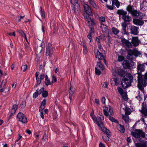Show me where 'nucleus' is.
Segmentation results:
<instances>
[{"instance_id": "nucleus-1", "label": "nucleus", "mask_w": 147, "mask_h": 147, "mask_svg": "<svg viewBox=\"0 0 147 147\" xmlns=\"http://www.w3.org/2000/svg\"><path fill=\"white\" fill-rule=\"evenodd\" d=\"M112 72L113 75L115 76L118 74L120 76H123L121 82L122 86L123 88H125L131 86L133 81V77L131 74L127 73V71L122 69L118 68L117 67L113 68Z\"/></svg>"}, {"instance_id": "nucleus-2", "label": "nucleus", "mask_w": 147, "mask_h": 147, "mask_svg": "<svg viewBox=\"0 0 147 147\" xmlns=\"http://www.w3.org/2000/svg\"><path fill=\"white\" fill-rule=\"evenodd\" d=\"M90 115L94 122L100 128L101 130L104 132L106 133L107 135H109L110 131L106 127H102L103 124L101 120H104L103 116H102L101 117H96L94 115V111L93 110L91 113Z\"/></svg>"}, {"instance_id": "nucleus-3", "label": "nucleus", "mask_w": 147, "mask_h": 147, "mask_svg": "<svg viewBox=\"0 0 147 147\" xmlns=\"http://www.w3.org/2000/svg\"><path fill=\"white\" fill-rule=\"evenodd\" d=\"M126 10L133 16H136L140 19H142L145 16L144 14L141 12L134 10L130 5H128L126 7Z\"/></svg>"}, {"instance_id": "nucleus-4", "label": "nucleus", "mask_w": 147, "mask_h": 147, "mask_svg": "<svg viewBox=\"0 0 147 147\" xmlns=\"http://www.w3.org/2000/svg\"><path fill=\"white\" fill-rule=\"evenodd\" d=\"M138 87L139 90L144 94V89L143 87L145 86L147 82V73H146L144 76V80L140 79L138 77Z\"/></svg>"}, {"instance_id": "nucleus-5", "label": "nucleus", "mask_w": 147, "mask_h": 147, "mask_svg": "<svg viewBox=\"0 0 147 147\" xmlns=\"http://www.w3.org/2000/svg\"><path fill=\"white\" fill-rule=\"evenodd\" d=\"M70 2L72 10L75 14H78L80 11V9L78 0H71Z\"/></svg>"}, {"instance_id": "nucleus-6", "label": "nucleus", "mask_w": 147, "mask_h": 147, "mask_svg": "<svg viewBox=\"0 0 147 147\" xmlns=\"http://www.w3.org/2000/svg\"><path fill=\"white\" fill-rule=\"evenodd\" d=\"M131 135L134 137L139 138L140 137L144 138L145 137V134L142 130L139 129H136L134 132H131Z\"/></svg>"}, {"instance_id": "nucleus-7", "label": "nucleus", "mask_w": 147, "mask_h": 147, "mask_svg": "<svg viewBox=\"0 0 147 147\" xmlns=\"http://www.w3.org/2000/svg\"><path fill=\"white\" fill-rule=\"evenodd\" d=\"M84 18L87 21L88 25L90 28L93 27L96 25L95 20L93 19H91L89 16L84 15Z\"/></svg>"}, {"instance_id": "nucleus-8", "label": "nucleus", "mask_w": 147, "mask_h": 147, "mask_svg": "<svg viewBox=\"0 0 147 147\" xmlns=\"http://www.w3.org/2000/svg\"><path fill=\"white\" fill-rule=\"evenodd\" d=\"M83 7L84 11L83 16H84V15H86V14L88 16H92L93 14L91 9L89 5L85 3L84 4Z\"/></svg>"}, {"instance_id": "nucleus-9", "label": "nucleus", "mask_w": 147, "mask_h": 147, "mask_svg": "<svg viewBox=\"0 0 147 147\" xmlns=\"http://www.w3.org/2000/svg\"><path fill=\"white\" fill-rule=\"evenodd\" d=\"M104 115L106 116H111L114 114V113L111 107L109 106L108 107H105L103 109Z\"/></svg>"}, {"instance_id": "nucleus-10", "label": "nucleus", "mask_w": 147, "mask_h": 147, "mask_svg": "<svg viewBox=\"0 0 147 147\" xmlns=\"http://www.w3.org/2000/svg\"><path fill=\"white\" fill-rule=\"evenodd\" d=\"M17 118L22 123H25L27 122V120L26 116L22 113H19L17 115Z\"/></svg>"}, {"instance_id": "nucleus-11", "label": "nucleus", "mask_w": 147, "mask_h": 147, "mask_svg": "<svg viewBox=\"0 0 147 147\" xmlns=\"http://www.w3.org/2000/svg\"><path fill=\"white\" fill-rule=\"evenodd\" d=\"M123 45L125 48H131L132 47V45L131 42L129 41L128 40L125 39L124 38H122L121 40Z\"/></svg>"}, {"instance_id": "nucleus-12", "label": "nucleus", "mask_w": 147, "mask_h": 147, "mask_svg": "<svg viewBox=\"0 0 147 147\" xmlns=\"http://www.w3.org/2000/svg\"><path fill=\"white\" fill-rule=\"evenodd\" d=\"M117 90L119 92L122 96L123 99L126 101L127 100L128 97L127 93L126 92H124L123 89L120 87L118 88Z\"/></svg>"}, {"instance_id": "nucleus-13", "label": "nucleus", "mask_w": 147, "mask_h": 147, "mask_svg": "<svg viewBox=\"0 0 147 147\" xmlns=\"http://www.w3.org/2000/svg\"><path fill=\"white\" fill-rule=\"evenodd\" d=\"M122 65L124 68L131 69L133 65V63L131 60L126 61L123 62Z\"/></svg>"}, {"instance_id": "nucleus-14", "label": "nucleus", "mask_w": 147, "mask_h": 147, "mask_svg": "<svg viewBox=\"0 0 147 147\" xmlns=\"http://www.w3.org/2000/svg\"><path fill=\"white\" fill-rule=\"evenodd\" d=\"M103 53H101L98 50L95 51V54L96 58L99 60H102L104 59V57L102 55Z\"/></svg>"}, {"instance_id": "nucleus-15", "label": "nucleus", "mask_w": 147, "mask_h": 147, "mask_svg": "<svg viewBox=\"0 0 147 147\" xmlns=\"http://www.w3.org/2000/svg\"><path fill=\"white\" fill-rule=\"evenodd\" d=\"M139 28L135 26H133L131 27L130 29L131 33L132 34L137 35L138 33V30Z\"/></svg>"}, {"instance_id": "nucleus-16", "label": "nucleus", "mask_w": 147, "mask_h": 147, "mask_svg": "<svg viewBox=\"0 0 147 147\" xmlns=\"http://www.w3.org/2000/svg\"><path fill=\"white\" fill-rule=\"evenodd\" d=\"M75 88L71 84V86L69 90V98L71 100H72L73 94L75 90Z\"/></svg>"}, {"instance_id": "nucleus-17", "label": "nucleus", "mask_w": 147, "mask_h": 147, "mask_svg": "<svg viewBox=\"0 0 147 147\" xmlns=\"http://www.w3.org/2000/svg\"><path fill=\"white\" fill-rule=\"evenodd\" d=\"M131 42L134 46H138L140 42V41L138 37H135L132 38Z\"/></svg>"}, {"instance_id": "nucleus-18", "label": "nucleus", "mask_w": 147, "mask_h": 147, "mask_svg": "<svg viewBox=\"0 0 147 147\" xmlns=\"http://www.w3.org/2000/svg\"><path fill=\"white\" fill-rule=\"evenodd\" d=\"M117 13L119 15V17H123L127 14V12L124 11L123 9H118L117 11Z\"/></svg>"}, {"instance_id": "nucleus-19", "label": "nucleus", "mask_w": 147, "mask_h": 147, "mask_svg": "<svg viewBox=\"0 0 147 147\" xmlns=\"http://www.w3.org/2000/svg\"><path fill=\"white\" fill-rule=\"evenodd\" d=\"M46 54H48L50 57H51L53 52V49L50 45V46L47 47L46 49Z\"/></svg>"}, {"instance_id": "nucleus-20", "label": "nucleus", "mask_w": 147, "mask_h": 147, "mask_svg": "<svg viewBox=\"0 0 147 147\" xmlns=\"http://www.w3.org/2000/svg\"><path fill=\"white\" fill-rule=\"evenodd\" d=\"M133 22L134 24L137 26H142L144 23L143 21L138 19H134Z\"/></svg>"}, {"instance_id": "nucleus-21", "label": "nucleus", "mask_w": 147, "mask_h": 147, "mask_svg": "<svg viewBox=\"0 0 147 147\" xmlns=\"http://www.w3.org/2000/svg\"><path fill=\"white\" fill-rule=\"evenodd\" d=\"M138 71L139 73L144 71V65L143 64H138L137 65Z\"/></svg>"}, {"instance_id": "nucleus-22", "label": "nucleus", "mask_w": 147, "mask_h": 147, "mask_svg": "<svg viewBox=\"0 0 147 147\" xmlns=\"http://www.w3.org/2000/svg\"><path fill=\"white\" fill-rule=\"evenodd\" d=\"M119 79L117 78H113L111 80V84L113 86H117L119 84Z\"/></svg>"}, {"instance_id": "nucleus-23", "label": "nucleus", "mask_w": 147, "mask_h": 147, "mask_svg": "<svg viewBox=\"0 0 147 147\" xmlns=\"http://www.w3.org/2000/svg\"><path fill=\"white\" fill-rule=\"evenodd\" d=\"M127 26L126 23L124 22L122 23L121 24V26L122 27V33L124 34H127V32L126 30V28Z\"/></svg>"}, {"instance_id": "nucleus-24", "label": "nucleus", "mask_w": 147, "mask_h": 147, "mask_svg": "<svg viewBox=\"0 0 147 147\" xmlns=\"http://www.w3.org/2000/svg\"><path fill=\"white\" fill-rule=\"evenodd\" d=\"M100 28L102 29V32L107 34H108L109 30L107 26L104 24H102L100 26Z\"/></svg>"}, {"instance_id": "nucleus-25", "label": "nucleus", "mask_w": 147, "mask_h": 147, "mask_svg": "<svg viewBox=\"0 0 147 147\" xmlns=\"http://www.w3.org/2000/svg\"><path fill=\"white\" fill-rule=\"evenodd\" d=\"M122 18L125 22H129L131 21L132 20L130 16L126 15L122 17Z\"/></svg>"}, {"instance_id": "nucleus-26", "label": "nucleus", "mask_w": 147, "mask_h": 147, "mask_svg": "<svg viewBox=\"0 0 147 147\" xmlns=\"http://www.w3.org/2000/svg\"><path fill=\"white\" fill-rule=\"evenodd\" d=\"M39 75V72H36L35 74L36 79L37 80L36 83V86H38L40 84L41 81V80H40L38 78Z\"/></svg>"}, {"instance_id": "nucleus-27", "label": "nucleus", "mask_w": 147, "mask_h": 147, "mask_svg": "<svg viewBox=\"0 0 147 147\" xmlns=\"http://www.w3.org/2000/svg\"><path fill=\"white\" fill-rule=\"evenodd\" d=\"M88 3L89 5L95 8H97V5L96 4L93 0H88Z\"/></svg>"}, {"instance_id": "nucleus-28", "label": "nucleus", "mask_w": 147, "mask_h": 147, "mask_svg": "<svg viewBox=\"0 0 147 147\" xmlns=\"http://www.w3.org/2000/svg\"><path fill=\"white\" fill-rule=\"evenodd\" d=\"M117 129L120 132L124 133L125 130L123 125L119 124L117 126Z\"/></svg>"}, {"instance_id": "nucleus-29", "label": "nucleus", "mask_w": 147, "mask_h": 147, "mask_svg": "<svg viewBox=\"0 0 147 147\" xmlns=\"http://www.w3.org/2000/svg\"><path fill=\"white\" fill-rule=\"evenodd\" d=\"M45 85L47 86H49L51 84V83L49 80L48 77L47 75H46L45 76Z\"/></svg>"}, {"instance_id": "nucleus-30", "label": "nucleus", "mask_w": 147, "mask_h": 147, "mask_svg": "<svg viewBox=\"0 0 147 147\" xmlns=\"http://www.w3.org/2000/svg\"><path fill=\"white\" fill-rule=\"evenodd\" d=\"M18 105H13L11 109V113L12 114L15 113L18 108Z\"/></svg>"}, {"instance_id": "nucleus-31", "label": "nucleus", "mask_w": 147, "mask_h": 147, "mask_svg": "<svg viewBox=\"0 0 147 147\" xmlns=\"http://www.w3.org/2000/svg\"><path fill=\"white\" fill-rule=\"evenodd\" d=\"M122 117L123 119L124 120L126 123H127L129 121V119L128 115L126 114L122 115Z\"/></svg>"}, {"instance_id": "nucleus-32", "label": "nucleus", "mask_w": 147, "mask_h": 147, "mask_svg": "<svg viewBox=\"0 0 147 147\" xmlns=\"http://www.w3.org/2000/svg\"><path fill=\"white\" fill-rule=\"evenodd\" d=\"M136 147H146L147 145L145 143H137L136 144Z\"/></svg>"}, {"instance_id": "nucleus-33", "label": "nucleus", "mask_w": 147, "mask_h": 147, "mask_svg": "<svg viewBox=\"0 0 147 147\" xmlns=\"http://www.w3.org/2000/svg\"><path fill=\"white\" fill-rule=\"evenodd\" d=\"M19 55V57L20 58H21L24 55V51L22 49H20L18 51Z\"/></svg>"}, {"instance_id": "nucleus-34", "label": "nucleus", "mask_w": 147, "mask_h": 147, "mask_svg": "<svg viewBox=\"0 0 147 147\" xmlns=\"http://www.w3.org/2000/svg\"><path fill=\"white\" fill-rule=\"evenodd\" d=\"M98 20L100 22L101 25L104 24L103 23L105 22L106 20L105 17L102 16L98 17Z\"/></svg>"}, {"instance_id": "nucleus-35", "label": "nucleus", "mask_w": 147, "mask_h": 147, "mask_svg": "<svg viewBox=\"0 0 147 147\" xmlns=\"http://www.w3.org/2000/svg\"><path fill=\"white\" fill-rule=\"evenodd\" d=\"M141 113L144 115H147V109L144 108L142 106V109L140 110Z\"/></svg>"}, {"instance_id": "nucleus-36", "label": "nucleus", "mask_w": 147, "mask_h": 147, "mask_svg": "<svg viewBox=\"0 0 147 147\" xmlns=\"http://www.w3.org/2000/svg\"><path fill=\"white\" fill-rule=\"evenodd\" d=\"M106 134V135L105 134L104 136H102V138L103 140L105 141H108L109 140V137L107 135V134L105 133ZM110 132L109 133V135H107L110 136Z\"/></svg>"}, {"instance_id": "nucleus-37", "label": "nucleus", "mask_w": 147, "mask_h": 147, "mask_svg": "<svg viewBox=\"0 0 147 147\" xmlns=\"http://www.w3.org/2000/svg\"><path fill=\"white\" fill-rule=\"evenodd\" d=\"M83 46V52L84 54H86L88 52V50L85 45L84 43H82Z\"/></svg>"}, {"instance_id": "nucleus-38", "label": "nucleus", "mask_w": 147, "mask_h": 147, "mask_svg": "<svg viewBox=\"0 0 147 147\" xmlns=\"http://www.w3.org/2000/svg\"><path fill=\"white\" fill-rule=\"evenodd\" d=\"M40 11L41 16L43 18H45V13L44 10H42V8L40 7Z\"/></svg>"}, {"instance_id": "nucleus-39", "label": "nucleus", "mask_w": 147, "mask_h": 147, "mask_svg": "<svg viewBox=\"0 0 147 147\" xmlns=\"http://www.w3.org/2000/svg\"><path fill=\"white\" fill-rule=\"evenodd\" d=\"M124 59V57L123 56V54L122 55H119L118 57V61L119 62H121Z\"/></svg>"}, {"instance_id": "nucleus-40", "label": "nucleus", "mask_w": 147, "mask_h": 147, "mask_svg": "<svg viewBox=\"0 0 147 147\" xmlns=\"http://www.w3.org/2000/svg\"><path fill=\"white\" fill-rule=\"evenodd\" d=\"M97 66L101 70L104 69V67L103 65L100 63V62H98L97 63Z\"/></svg>"}, {"instance_id": "nucleus-41", "label": "nucleus", "mask_w": 147, "mask_h": 147, "mask_svg": "<svg viewBox=\"0 0 147 147\" xmlns=\"http://www.w3.org/2000/svg\"><path fill=\"white\" fill-rule=\"evenodd\" d=\"M112 31L113 34L115 35L118 34L119 32V30L117 28L114 27L112 28Z\"/></svg>"}, {"instance_id": "nucleus-42", "label": "nucleus", "mask_w": 147, "mask_h": 147, "mask_svg": "<svg viewBox=\"0 0 147 147\" xmlns=\"http://www.w3.org/2000/svg\"><path fill=\"white\" fill-rule=\"evenodd\" d=\"M125 114H127L128 115H130L131 113V111L130 109L126 107L125 109Z\"/></svg>"}, {"instance_id": "nucleus-43", "label": "nucleus", "mask_w": 147, "mask_h": 147, "mask_svg": "<svg viewBox=\"0 0 147 147\" xmlns=\"http://www.w3.org/2000/svg\"><path fill=\"white\" fill-rule=\"evenodd\" d=\"M39 93V91L38 89L35 92H34L33 95V97L34 98H36L38 95Z\"/></svg>"}, {"instance_id": "nucleus-44", "label": "nucleus", "mask_w": 147, "mask_h": 147, "mask_svg": "<svg viewBox=\"0 0 147 147\" xmlns=\"http://www.w3.org/2000/svg\"><path fill=\"white\" fill-rule=\"evenodd\" d=\"M95 73L96 74L98 75H99L101 73V70L100 69H99L97 67H95Z\"/></svg>"}, {"instance_id": "nucleus-45", "label": "nucleus", "mask_w": 147, "mask_h": 147, "mask_svg": "<svg viewBox=\"0 0 147 147\" xmlns=\"http://www.w3.org/2000/svg\"><path fill=\"white\" fill-rule=\"evenodd\" d=\"M109 116V119L113 122H115V123H117V121L113 117L111 116Z\"/></svg>"}, {"instance_id": "nucleus-46", "label": "nucleus", "mask_w": 147, "mask_h": 147, "mask_svg": "<svg viewBox=\"0 0 147 147\" xmlns=\"http://www.w3.org/2000/svg\"><path fill=\"white\" fill-rule=\"evenodd\" d=\"M57 80V77L56 76L53 75L52 76V83H54L56 82Z\"/></svg>"}, {"instance_id": "nucleus-47", "label": "nucleus", "mask_w": 147, "mask_h": 147, "mask_svg": "<svg viewBox=\"0 0 147 147\" xmlns=\"http://www.w3.org/2000/svg\"><path fill=\"white\" fill-rule=\"evenodd\" d=\"M42 95L43 97H46L48 95V92L46 91H45L44 92H43L42 94Z\"/></svg>"}, {"instance_id": "nucleus-48", "label": "nucleus", "mask_w": 147, "mask_h": 147, "mask_svg": "<svg viewBox=\"0 0 147 147\" xmlns=\"http://www.w3.org/2000/svg\"><path fill=\"white\" fill-rule=\"evenodd\" d=\"M27 68V66L26 65H23L21 67L22 70L23 71H25Z\"/></svg>"}, {"instance_id": "nucleus-49", "label": "nucleus", "mask_w": 147, "mask_h": 147, "mask_svg": "<svg viewBox=\"0 0 147 147\" xmlns=\"http://www.w3.org/2000/svg\"><path fill=\"white\" fill-rule=\"evenodd\" d=\"M90 30L89 32V34H92L94 33V30L93 27L90 28Z\"/></svg>"}, {"instance_id": "nucleus-50", "label": "nucleus", "mask_w": 147, "mask_h": 147, "mask_svg": "<svg viewBox=\"0 0 147 147\" xmlns=\"http://www.w3.org/2000/svg\"><path fill=\"white\" fill-rule=\"evenodd\" d=\"M102 87L105 88H107L108 87V83L106 82H103L102 84Z\"/></svg>"}, {"instance_id": "nucleus-51", "label": "nucleus", "mask_w": 147, "mask_h": 147, "mask_svg": "<svg viewBox=\"0 0 147 147\" xmlns=\"http://www.w3.org/2000/svg\"><path fill=\"white\" fill-rule=\"evenodd\" d=\"M45 75L43 74H41L40 75V79L41 80H43L45 78Z\"/></svg>"}, {"instance_id": "nucleus-52", "label": "nucleus", "mask_w": 147, "mask_h": 147, "mask_svg": "<svg viewBox=\"0 0 147 147\" xmlns=\"http://www.w3.org/2000/svg\"><path fill=\"white\" fill-rule=\"evenodd\" d=\"M98 48L99 50V51L101 52L102 53H104V50H103L102 49V46L101 45H99L98 47Z\"/></svg>"}, {"instance_id": "nucleus-53", "label": "nucleus", "mask_w": 147, "mask_h": 147, "mask_svg": "<svg viewBox=\"0 0 147 147\" xmlns=\"http://www.w3.org/2000/svg\"><path fill=\"white\" fill-rule=\"evenodd\" d=\"M39 92V94H42L43 92H44L45 91H44V88H41L39 90H38Z\"/></svg>"}, {"instance_id": "nucleus-54", "label": "nucleus", "mask_w": 147, "mask_h": 147, "mask_svg": "<svg viewBox=\"0 0 147 147\" xmlns=\"http://www.w3.org/2000/svg\"><path fill=\"white\" fill-rule=\"evenodd\" d=\"M139 94L140 92L139 93V94H138V96L136 97V98L139 101H140V100H142V98L139 95Z\"/></svg>"}, {"instance_id": "nucleus-55", "label": "nucleus", "mask_w": 147, "mask_h": 147, "mask_svg": "<svg viewBox=\"0 0 147 147\" xmlns=\"http://www.w3.org/2000/svg\"><path fill=\"white\" fill-rule=\"evenodd\" d=\"M22 137V136L20 135H19V136L18 137V139L16 141L15 143L19 144V143H18V141Z\"/></svg>"}, {"instance_id": "nucleus-56", "label": "nucleus", "mask_w": 147, "mask_h": 147, "mask_svg": "<svg viewBox=\"0 0 147 147\" xmlns=\"http://www.w3.org/2000/svg\"><path fill=\"white\" fill-rule=\"evenodd\" d=\"M45 108V106L42 105H40V107L39 111L40 112H42V111Z\"/></svg>"}, {"instance_id": "nucleus-57", "label": "nucleus", "mask_w": 147, "mask_h": 147, "mask_svg": "<svg viewBox=\"0 0 147 147\" xmlns=\"http://www.w3.org/2000/svg\"><path fill=\"white\" fill-rule=\"evenodd\" d=\"M26 105V103L25 101L22 102L21 104V107H25Z\"/></svg>"}, {"instance_id": "nucleus-58", "label": "nucleus", "mask_w": 147, "mask_h": 147, "mask_svg": "<svg viewBox=\"0 0 147 147\" xmlns=\"http://www.w3.org/2000/svg\"><path fill=\"white\" fill-rule=\"evenodd\" d=\"M105 100L106 99L104 97H102L101 99V101L102 103L103 104H105Z\"/></svg>"}, {"instance_id": "nucleus-59", "label": "nucleus", "mask_w": 147, "mask_h": 147, "mask_svg": "<svg viewBox=\"0 0 147 147\" xmlns=\"http://www.w3.org/2000/svg\"><path fill=\"white\" fill-rule=\"evenodd\" d=\"M94 102L97 105H99V100L98 99H97V98L95 99Z\"/></svg>"}, {"instance_id": "nucleus-60", "label": "nucleus", "mask_w": 147, "mask_h": 147, "mask_svg": "<svg viewBox=\"0 0 147 147\" xmlns=\"http://www.w3.org/2000/svg\"><path fill=\"white\" fill-rule=\"evenodd\" d=\"M46 103V100H44L41 103V105H42L43 106H44L45 105Z\"/></svg>"}, {"instance_id": "nucleus-61", "label": "nucleus", "mask_w": 147, "mask_h": 147, "mask_svg": "<svg viewBox=\"0 0 147 147\" xmlns=\"http://www.w3.org/2000/svg\"><path fill=\"white\" fill-rule=\"evenodd\" d=\"M18 32L22 36H23V35L25 34L24 32L21 30H19Z\"/></svg>"}, {"instance_id": "nucleus-62", "label": "nucleus", "mask_w": 147, "mask_h": 147, "mask_svg": "<svg viewBox=\"0 0 147 147\" xmlns=\"http://www.w3.org/2000/svg\"><path fill=\"white\" fill-rule=\"evenodd\" d=\"M99 147H106L105 145L102 142H100L99 144Z\"/></svg>"}, {"instance_id": "nucleus-63", "label": "nucleus", "mask_w": 147, "mask_h": 147, "mask_svg": "<svg viewBox=\"0 0 147 147\" xmlns=\"http://www.w3.org/2000/svg\"><path fill=\"white\" fill-rule=\"evenodd\" d=\"M8 34L9 36H16V33L15 32L13 33H9Z\"/></svg>"}, {"instance_id": "nucleus-64", "label": "nucleus", "mask_w": 147, "mask_h": 147, "mask_svg": "<svg viewBox=\"0 0 147 147\" xmlns=\"http://www.w3.org/2000/svg\"><path fill=\"white\" fill-rule=\"evenodd\" d=\"M107 8L110 10H112L113 9V7L111 5H107Z\"/></svg>"}]
</instances>
